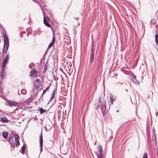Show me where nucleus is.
Instances as JSON below:
<instances>
[{
	"label": "nucleus",
	"mask_w": 158,
	"mask_h": 158,
	"mask_svg": "<svg viewBox=\"0 0 158 158\" xmlns=\"http://www.w3.org/2000/svg\"><path fill=\"white\" fill-rule=\"evenodd\" d=\"M6 106H8L10 107L13 106H18V103L12 101H9L5 103Z\"/></svg>",
	"instance_id": "nucleus-1"
},
{
	"label": "nucleus",
	"mask_w": 158,
	"mask_h": 158,
	"mask_svg": "<svg viewBox=\"0 0 158 158\" xmlns=\"http://www.w3.org/2000/svg\"><path fill=\"white\" fill-rule=\"evenodd\" d=\"M101 100L100 98H99V102L98 104V106L99 107L101 105V106L100 107V108L102 111H103L105 110L106 109V103L105 101H103L102 102H101V101H100Z\"/></svg>",
	"instance_id": "nucleus-2"
},
{
	"label": "nucleus",
	"mask_w": 158,
	"mask_h": 158,
	"mask_svg": "<svg viewBox=\"0 0 158 158\" xmlns=\"http://www.w3.org/2000/svg\"><path fill=\"white\" fill-rule=\"evenodd\" d=\"M93 46L92 45V47L91 50V54L90 55V59H89V62L90 63H92L94 60V49L93 48Z\"/></svg>",
	"instance_id": "nucleus-3"
},
{
	"label": "nucleus",
	"mask_w": 158,
	"mask_h": 158,
	"mask_svg": "<svg viewBox=\"0 0 158 158\" xmlns=\"http://www.w3.org/2000/svg\"><path fill=\"white\" fill-rule=\"evenodd\" d=\"M9 58V55L7 54L2 63V68H4Z\"/></svg>",
	"instance_id": "nucleus-4"
},
{
	"label": "nucleus",
	"mask_w": 158,
	"mask_h": 158,
	"mask_svg": "<svg viewBox=\"0 0 158 158\" xmlns=\"http://www.w3.org/2000/svg\"><path fill=\"white\" fill-rule=\"evenodd\" d=\"M43 144V136H42V131H41V135L40 137V153L42 151Z\"/></svg>",
	"instance_id": "nucleus-5"
},
{
	"label": "nucleus",
	"mask_w": 158,
	"mask_h": 158,
	"mask_svg": "<svg viewBox=\"0 0 158 158\" xmlns=\"http://www.w3.org/2000/svg\"><path fill=\"white\" fill-rule=\"evenodd\" d=\"M34 85L36 89L39 88L41 85L40 80L39 79H36L34 82Z\"/></svg>",
	"instance_id": "nucleus-6"
},
{
	"label": "nucleus",
	"mask_w": 158,
	"mask_h": 158,
	"mask_svg": "<svg viewBox=\"0 0 158 158\" xmlns=\"http://www.w3.org/2000/svg\"><path fill=\"white\" fill-rule=\"evenodd\" d=\"M50 21L49 18L48 17H47L46 18L44 17V23L45 25L47 26L50 27L51 26L50 25L48 22Z\"/></svg>",
	"instance_id": "nucleus-7"
},
{
	"label": "nucleus",
	"mask_w": 158,
	"mask_h": 158,
	"mask_svg": "<svg viewBox=\"0 0 158 158\" xmlns=\"http://www.w3.org/2000/svg\"><path fill=\"white\" fill-rule=\"evenodd\" d=\"M38 72L35 69H33L31 70L30 72V76H37Z\"/></svg>",
	"instance_id": "nucleus-8"
},
{
	"label": "nucleus",
	"mask_w": 158,
	"mask_h": 158,
	"mask_svg": "<svg viewBox=\"0 0 158 158\" xmlns=\"http://www.w3.org/2000/svg\"><path fill=\"white\" fill-rule=\"evenodd\" d=\"M98 150L100 154V155L98 156H102V146L99 145L98 147Z\"/></svg>",
	"instance_id": "nucleus-9"
},
{
	"label": "nucleus",
	"mask_w": 158,
	"mask_h": 158,
	"mask_svg": "<svg viewBox=\"0 0 158 158\" xmlns=\"http://www.w3.org/2000/svg\"><path fill=\"white\" fill-rule=\"evenodd\" d=\"M55 42V37H54V36H53V39H52V40L51 42L49 44V45L48 46V49H49V48H50L51 47H52V45L54 44Z\"/></svg>",
	"instance_id": "nucleus-10"
},
{
	"label": "nucleus",
	"mask_w": 158,
	"mask_h": 158,
	"mask_svg": "<svg viewBox=\"0 0 158 158\" xmlns=\"http://www.w3.org/2000/svg\"><path fill=\"white\" fill-rule=\"evenodd\" d=\"M2 68L1 77L2 78H3L5 77V70L4 68Z\"/></svg>",
	"instance_id": "nucleus-11"
},
{
	"label": "nucleus",
	"mask_w": 158,
	"mask_h": 158,
	"mask_svg": "<svg viewBox=\"0 0 158 158\" xmlns=\"http://www.w3.org/2000/svg\"><path fill=\"white\" fill-rule=\"evenodd\" d=\"M8 135V133L6 132H3L2 133V136L5 139L7 138Z\"/></svg>",
	"instance_id": "nucleus-12"
},
{
	"label": "nucleus",
	"mask_w": 158,
	"mask_h": 158,
	"mask_svg": "<svg viewBox=\"0 0 158 158\" xmlns=\"http://www.w3.org/2000/svg\"><path fill=\"white\" fill-rule=\"evenodd\" d=\"M0 121L2 122L3 123H6L8 122L7 119L5 117H2Z\"/></svg>",
	"instance_id": "nucleus-13"
},
{
	"label": "nucleus",
	"mask_w": 158,
	"mask_h": 158,
	"mask_svg": "<svg viewBox=\"0 0 158 158\" xmlns=\"http://www.w3.org/2000/svg\"><path fill=\"white\" fill-rule=\"evenodd\" d=\"M55 91H56V90H54L53 91V92L52 93L51 99L49 101L50 102L55 97Z\"/></svg>",
	"instance_id": "nucleus-14"
},
{
	"label": "nucleus",
	"mask_w": 158,
	"mask_h": 158,
	"mask_svg": "<svg viewBox=\"0 0 158 158\" xmlns=\"http://www.w3.org/2000/svg\"><path fill=\"white\" fill-rule=\"evenodd\" d=\"M25 147L24 146H23L22 148L20 150V152H21V153H22L23 154H24L25 152Z\"/></svg>",
	"instance_id": "nucleus-15"
},
{
	"label": "nucleus",
	"mask_w": 158,
	"mask_h": 158,
	"mask_svg": "<svg viewBox=\"0 0 158 158\" xmlns=\"http://www.w3.org/2000/svg\"><path fill=\"white\" fill-rule=\"evenodd\" d=\"M14 137L15 138V141H16L18 140H19V136L16 135V134H15L14 135Z\"/></svg>",
	"instance_id": "nucleus-16"
},
{
	"label": "nucleus",
	"mask_w": 158,
	"mask_h": 158,
	"mask_svg": "<svg viewBox=\"0 0 158 158\" xmlns=\"http://www.w3.org/2000/svg\"><path fill=\"white\" fill-rule=\"evenodd\" d=\"M3 37L4 38V41H8V37L6 34H3Z\"/></svg>",
	"instance_id": "nucleus-17"
},
{
	"label": "nucleus",
	"mask_w": 158,
	"mask_h": 158,
	"mask_svg": "<svg viewBox=\"0 0 158 158\" xmlns=\"http://www.w3.org/2000/svg\"><path fill=\"white\" fill-rule=\"evenodd\" d=\"M33 98L32 97H31L29 98L27 101V103H30L32 101Z\"/></svg>",
	"instance_id": "nucleus-18"
},
{
	"label": "nucleus",
	"mask_w": 158,
	"mask_h": 158,
	"mask_svg": "<svg viewBox=\"0 0 158 158\" xmlns=\"http://www.w3.org/2000/svg\"><path fill=\"white\" fill-rule=\"evenodd\" d=\"M45 111L46 110H44L42 108H41L40 109V114H43V113H44L45 112Z\"/></svg>",
	"instance_id": "nucleus-19"
},
{
	"label": "nucleus",
	"mask_w": 158,
	"mask_h": 158,
	"mask_svg": "<svg viewBox=\"0 0 158 158\" xmlns=\"http://www.w3.org/2000/svg\"><path fill=\"white\" fill-rule=\"evenodd\" d=\"M155 41L156 44H158V35L155 36Z\"/></svg>",
	"instance_id": "nucleus-20"
},
{
	"label": "nucleus",
	"mask_w": 158,
	"mask_h": 158,
	"mask_svg": "<svg viewBox=\"0 0 158 158\" xmlns=\"http://www.w3.org/2000/svg\"><path fill=\"white\" fill-rule=\"evenodd\" d=\"M9 45V42L8 41H4V46L6 47V45Z\"/></svg>",
	"instance_id": "nucleus-21"
},
{
	"label": "nucleus",
	"mask_w": 158,
	"mask_h": 158,
	"mask_svg": "<svg viewBox=\"0 0 158 158\" xmlns=\"http://www.w3.org/2000/svg\"><path fill=\"white\" fill-rule=\"evenodd\" d=\"M49 88H50V87L49 86V87H47L45 90H44L43 93L42 95V96L46 92V91L48 90V89H49Z\"/></svg>",
	"instance_id": "nucleus-22"
},
{
	"label": "nucleus",
	"mask_w": 158,
	"mask_h": 158,
	"mask_svg": "<svg viewBox=\"0 0 158 158\" xmlns=\"http://www.w3.org/2000/svg\"><path fill=\"white\" fill-rule=\"evenodd\" d=\"M20 92L23 94H25L26 93V91L25 89H22L21 91Z\"/></svg>",
	"instance_id": "nucleus-23"
},
{
	"label": "nucleus",
	"mask_w": 158,
	"mask_h": 158,
	"mask_svg": "<svg viewBox=\"0 0 158 158\" xmlns=\"http://www.w3.org/2000/svg\"><path fill=\"white\" fill-rule=\"evenodd\" d=\"M143 158H148V154L147 153H144Z\"/></svg>",
	"instance_id": "nucleus-24"
},
{
	"label": "nucleus",
	"mask_w": 158,
	"mask_h": 158,
	"mask_svg": "<svg viewBox=\"0 0 158 158\" xmlns=\"http://www.w3.org/2000/svg\"><path fill=\"white\" fill-rule=\"evenodd\" d=\"M110 103H111V104L112 105L113 104V102H114V100H113V99L112 97H110Z\"/></svg>",
	"instance_id": "nucleus-25"
},
{
	"label": "nucleus",
	"mask_w": 158,
	"mask_h": 158,
	"mask_svg": "<svg viewBox=\"0 0 158 158\" xmlns=\"http://www.w3.org/2000/svg\"><path fill=\"white\" fill-rule=\"evenodd\" d=\"M15 142L16 143V146H18L19 144V140Z\"/></svg>",
	"instance_id": "nucleus-26"
},
{
	"label": "nucleus",
	"mask_w": 158,
	"mask_h": 158,
	"mask_svg": "<svg viewBox=\"0 0 158 158\" xmlns=\"http://www.w3.org/2000/svg\"><path fill=\"white\" fill-rule=\"evenodd\" d=\"M9 45H6V50H5V54H6L7 52V50H8V47H9Z\"/></svg>",
	"instance_id": "nucleus-27"
},
{
	"label": "nucleus",
	"mask_w": 158,
	"mask_h": 158,
	"mask_svg": "<svg viewBox=\"0 0 158 158\" xmlns=\"http://www.w3.org/2000/svg\"><path fill=\"white\" fill-rule=\"evenodd\" d=\"M98 158H104L103 155L102 156H97Z\"/></svg>",
	"instance_id": "nucleus-28"
},
{
	"label": "nucleus",
	"mask_w": 158,
	"mask_h": 158,
	"mask_svg": "<svg viewBox=\"0 0 158 158\" xmlns=\"http://www.w3.org/2000/svg\"><path fill=\"white\" fill-rule=\"evenodd\" d=\"M5 47H6L4 46V48H3V50H2V53H4L5 52Z\"/></svg>",
	"instance_id": "nucleus-29"
},
{
	"label": "nucleus",
	"mask_w": 158,
	"mask_h": 158,
	"mask_svg": "<svg viewBox=\"0 0 158 158\" xmlns=\"http://www.w3.org/2000/svg\"><path fill=\"white\" fill-rule=\"evenodd\" d=\"M60 71H61L62 72H63L64 73V71H63V70H62V68H60Z\"/></svg>",
	"instance_id": "nucleus-30"
},
{
	"label": "nucleus",
	"mask_w": 158,
	"mask_h": 158,
	"mask_svg": "<svg viewBox=\"0 0 158 158\" xmlns=\"http://www.w3.org/2000/svg\"><path fill=\"white\" fill-rule=\"evenodd\" d=\"M11 139L12 140L13 139H12V137H11V138H9V140H10H10H11Z\"/></svg>",
	"instance_id": "nucleus-31"
},
{
	"label": "nucleus",
	"mask_w": 158,
	"mask_h": 158,
	"mask_svg": "<svg viewBox=\"0 0 158 158\" xmlns=\"http://www.w3.org/2000/svg\"><path fill=\"white\" fill-rule=\"evenodd\" d=\"M51 143H52V144L53 143V141H52L51 142Z\"/></svg>",
	"instance_id": "nucleus-32"
},
{
	"label": "nucleus",
	"mask_w": 158,
	"mask_h": 158,
	"mask_svg": "<svg viewBox=\"0 0 158 158\" xmlns=\"http://www.w3.org/2000/svg\"><path fill=\"white\" fill-rule=\"evenodd\" d=\"M12 143L14 144V141H12Z\"/></svg>",
	"instance_id": "nucleus-33"
},
{
	"label": "nucleus",
	"mask_w": 158,
	"mask_h": 158,
	"mask_svg": "<svg viewBox=\"0 0 158 158\" xmlns=\"http://www.w3.org/2000/svg\"><path fill=\"white\" fill-rule=\"evenodd\" d=\"M44 128L46 130H47L46 127H44Z\"/></svg>",
	"instance_id": "nucleus-34"
},
{
	"label": "nucleus",
	"mask_w": 158,
	"mask_h": 158,
	"mask_svg": "<svg viewBox=\"0 0 158 158\" xmlns=\"http://www.w3.org/2000/svg\"><path fill=\"white\" fill-rule=\"evenodd\" d=\"M33 1L34 2H36V0H33Z\"/></svg>",
	"instance_id": "nucleus-35"
},
{
	"label": "nucleus",
	"mask_w": 158,
	"mask_h": 158,
	"mask_svg": "<svg viewBox=\"0 0 158 158\" xmlns=\"http://www.w3.org/2000/svg\"><path fill=\"white\" fill-rule=\"evenodd\" d=\"M116 112H118V110H117V111H116Z\"/></svg>",
	"instance_id": "nucleus-36"
},
{
	"label": "nucleus",
	"mask_w": 158,
	"mask_h": 158,
	"mask_svg": "<svg viewBox=\"0 0 158 158\" xmlns=\"http://www.w3.org/2000/svg\"><path fill=\"white\" fill-rule=\"evenodd\" d=\"M126 91H127V89H126Z\"/></svg>",
	"instance_id": "nucleus-37"
}]
</instances>
